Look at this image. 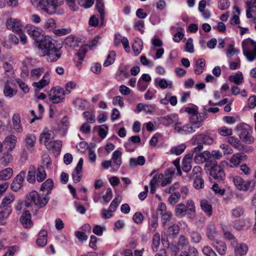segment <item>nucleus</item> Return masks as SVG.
<instances>
[{"mask_svg": "<svg viewBox=\"0 0 256 256\" xmlns=\"http://www.w3.org/2000/svg\"><path fill=\"white\" fill-rule=\"evenodd\" d=\"M160 122L162 124L166 126H170L172 125H174V128L176 125H181V123L178 122V116L176 114H170L161 117Z\"/></svg>", "mask_w": 256, "mask_h": 256, "instance_id": "obj_10", "label": "nucleus"}, {"mask_svg": "<svg viewBox=\"0 0 256 256\" xmlns=\"http://www.w3.org/2000/svg\"><path fill=\"white\" fill-rule=\"evenodd\" d=\"M196 128L192 125V124H186L182 126H176L175 128V130L178 132L183 134H188L192 133L195 132Z\"/></svg>", "mask_w": 256, "mask_h": 256, "instance_id": "obj_19", "label": "nucleus"}, {"mask_svg": "<svg viewBox=\"0 0 256 256\" xmlns=\"http://www.w3.org/2000/svg\"><path fill=\"white\" fill-rule=\"evenodd\" d=\"M229 160L230 163V167L233 168L238 167L241 162L236 154H233Z\"/></svg>", "mask_w": 256, "mask_h": 256, "instance_id": "obj_53", "label": "nucleus"}, {"mask_svg": "<svg viewBox=\"0 0 256 256\" xmlns=\"http://www.w3.org/2000/svg\"><path fill=\"white\" fill-rule=\"evenodd\" d=\"M49 200V197L46 195H40L36 191H32L26 195L25 200V206L26 208H32L34 210L32 212L36 214L40 208L44 206Z\"/></svg>", "mask_w": 256, "mask_h": 256, "instance_id": "obj_1", "label": "nucleus"}, {"mask_svg": "<svg viewBox=\"0 0 256 256\" xmlns=\"http://www.w3.org/2000/svg\"><path fill=\"white\" fill-rule=\"evenodd\" d=\"M230 2L228 0H219L218 7L221 10H225L229 8Z\"/></svg>", "mask_w": 256, "mask_h": 256, "instance_id": "obj_62", "label": "nucleus"}, {"mask_svg": "<svg viewBox=\"0 0 256 256\" xmlns=\"http://www.w3.org/2000/svg\"><path fill=\"white\" fill-rule=\"evenodd\" d=\"M38 42V48L43 51L44 54L50 52L56 48L54 43L52 42L51 37L46 36L42 38Z\"/></svg>", "mask_w": 256, "mask_h": 256, "instance_id": "obj_9", "label": "nucleus"}, {"mask_svg": "<svg viewBox=\"0 0 256 256\" xmlns=\"http://www.w3.org/2000/svg\"><path fill=\"white\" fill-rule=\"evenodd\" d=\"M185 50L186 52L192 54L194 52V50L192 38H190L188 39L186 44Z\"/></svg>", "mask_w": 256, "mask_h": 256, "instance_id": "obj_56", "label": "nucleus"}, {"mask_svg": "<svg viewBox=\"0 0 256 256\" xmlns=\"http://www.w3.org/2000/svg\"><path fill=\"white\" fill-rule=\"evenodd\" d=\"M190 237L192 242L198 244L202 240V236L200 232L196 231H192L190 232Z\"/></svg>", "mask_w": 256, "mask_h": 256, "instance_id": "obj_52", "label": "nucleus"}, {"mask_svg": "<svg viewBox=\"0 0 256 256\" xmlns=\"http://www.w3.org/2000/svg\"><path fill=\"white\" fill-rule=\"evenodd\" d=\"M180 198V194L178 192H174L168 198V202L174 205L176 204L179 200Z\"/></svg>", "mask_w": 256, "mask_h": 256, "instance_id": "obj_58", "label": "nucleus"}, {"mask_svg": "<svg viewBox=\"0 0 256 256\" xmlns=\"http://www.w3.org/2000/svg\"><path fill=\"white\" fill-rule=\"evenodd\" d=\"M160 244V235L156 233L152 238V248L153 250L156 251Z\"/></svg>", "mask_w": 256, "mask_h": 256, "instance_id": "obj_50", "label": "nucleus"}, {"mask_svg": "<svg viewBox=\"0 0 256 256\" xmlns=\"http://www.w3.org/2000/svg\"><path fill=\"white\" fill-rule=\"evenodd\" d=\"M228 142L234 148L238 150L241 149L242 144L240 140L234 136H230L228 138Z\"/></svg>", "mask_w": 256, "mask_h": 256, "instance_id": "obj_49", "label": "nucleus"}, {"mask_svg": "<svg viewBox=\"0 0 256 256\" xmlns=\"http://www.w3.org/2000/svg\"><path fill=\"white\" fill-rule=\"evenodd\" d=\"M218 133L222 136H230L232 134V130L226 126H222L218 130Z\"/></svg>", "mask_w": 256, "mask_h": 256, "instance_id": "obj_61", "label": "nucleus"}, {"mask_svg": "<svg viewBox=\"0 0 256 256\" xmlns=\"http://www.w3.org/2000/svg\"><path fill=\"white\" fill-rule=\"evenodd\" d=\"M200 206L202 210L205 214L208 216H210L212 214V206L208 200H202L200 201Z\"/></svg>", "mask_w": 256, "mask_h": 256, "instance_id": "obj_36", "label": "nucleus"}, {"mask_svg": "<svg viewBox=\"0 0 256 256\" xmlns=\"http://www.w3.org/2000/svg\"><path fill=\"white\" fill-rule=\"evenodd\" d=\"M12 160V156L11 154L6 153L4 154L0 158V163L4 166H6Z\"/></svg>", "mask_w": 256, "mask_h": 256, "instance_id": "obj_55", "label": "nucleus"}, {"mask_svg": "<svg viewBox=\"0 0 256 256\" xmlns=\"http://www.w3.org/2000/svg\"><path fill=\"white\" fill-rule=\"evenodd\" d=\"M15 199V196L14 194H9L6 196L2 199L0 206V208L7 207L8 204L12 203Z\"/></svg>", "mask_w": 256, "mask_h": 256, "instance_id": "obj_37", "label": "nucleus"}, {"mask_svg": "<svg viewBox=\"0 0 256 256\" xmlns=\"http://www.w3.org/2000/svg\"><path fill=\"white\" fill-rule=\"evenodd\" d=\"M116 56V52L114 50L110 52L108 56L106 59L105 60L104 66H108L112 64L115 60Z\"/></svg>", "mask_w": 256, "mask_h": 256, "instance_id": "obj_47", "label": "nucleus"}, {"mask_svg": "<svg viewBox=\"0 0 256 256\" xmlns=\"http://www.w3.org/2000/svg\"><path fill=\"white\" fill-rule=\"evenodd\" d=\"M62 142L61 140H52L46 144V147L48 150H52L54 153L59 154L61 150Z\"/></svg>", "mask_w": 256, "mask_h": 256, "instance_id": "obj_23", "label": "nucleus"}, {"mask_svg": "<svg viewBox=\"0 0 256 256\" xmlns=\"http://www.w3.org/2000/svg\"><path fill=\"white\" fill-rule=\"evenodd\" d=\"M12 211V208L11 206L6 207L2 210L0 212V218H6L11 214Z\"/></svg>", "mask_w": 256, "mask_h": 256, "instance_id": "obj_59", "label": "nucleus"}, {"mask_svg": "<svg viewBox=\"0 0 256 256\" xmlns=\"http://www.w3.org/2000/svg\"><path fill=\"white\" fill-rule=\"evenodd\" d=\"M186 145L184 144H182L178 146L172 147L170 152L172 154L178 156L182 154L186 150Z\"/></svg>", "mask_w": 256, "mask_h": 256, "instance_id": "obj_43", "label": "nucleus"}, {"mask_svg": "<svg viewBox=\"0 0 256 256\" xmlns=\"http://www.w3.org/2000/svg\"><path fill=\"white\" fill-rule=\"evenodd\" d=\"M46 55L48 60L50 62H56L57 60L60 58L62 54L58 48H54V49L51 50L50 52H48L43 56Z\"/></svg>", "mask_w": 256, "mask_h": 256, "instance_id": "obj_25", "label": "nucleus"}, {"mask_svg": "<svg viewBox=\"0 0 256 256\" xmlns=\"http://www.w3.org/2000/svg\"><path fill=\"white\" fill-rule=\"evenodd\" d=\"M47 231L44 230H41L38 236V238L37 239L36 242L38 246L44 247L47 243Z\"/></svg>", "mask_w": 256, "mask_h": 256, "instance_id": "obj_30", "label": "nucleus"}, {"mask_svg": "<svg viewBox=\"0 0 256 256\" xmlns=\"http://www.w3.org/2000/svg\"><path fill=\"white\" fill-rule=\"evenodd\" d=\"M194 214L195 206L193 201L188 200L186 205L180 204H178L175 208V214L178 218H182L186 216V212Z\"/></svg>", "mask_w": 256, "mask_h": 256, "instance_id": "obj_7", "label": "nucleus"}, {"mask_svg": "<svg viewBox=\"0 0 256 256\" xmlns=\"http://www.w3.org/2000/svg\"><path fill=\"white\" fill-rule=\"evenodd\" d=\"M54 186V182L51 178H48L43 182L40 187V190L46 192V196L50 194Z\"/></svg>", "mask_w": 256, "mask_h": 256, "instance_id": "obj_32", "label": "nucleus"}, {"mask_svg": "<svg viewBox=\"0 0 256 256\" xmlns=\"http://www.w3.org/2000/svg\"><path fill=\"white\" fill-rule=\"evenodd\" d=\"M155 84L162 89L171 88L172 85V81H155Z\"/></svg>", "mask_w": 256, "mask_h": 256, "instance_id": "obj_54", "label": "nucleus"}, {"mask_svg": "<svg viewBox=\"0 0 256 256\" xmlns=\"http://www.w3.org/2000/svg\"><path fill=\"white\" fill-rule=\"evenodd\" d=\"M248 250V247L245 244H238L234 249V254L236 256H242L245 254Z\"/></svg>", "mask_w": 256, "mask_h": 256, "instance_id": "obj_34", "label": "nucleus"}, {"mask_svg": "<svg viewBox=\"0 0 256 256\" xmlns=\"http://www.w3.org/2000/svg\"><path fill=\"white\" fill-rule=\"evenodd\" d=\"M158 226V220L156 216H152V219L149 222L148 230L152 232H154Z\"/></svg>", "mask_w": 256, "mask_h": 256, "instance_id": "obj_46", "label": "nucleus"}, {"mask_svg": "<svg viewBox=\"0 0 256 256\" xmlns=\"http://www.w3.org/2000/svg\"><path fill=\"white\" fill-rule=\"evenodd\" d=\"M84 162V160L82 158H80L76 165V166L74 168V171L72 173V178L73 181L75 183H78L81 180L80 173L82 168V164Z\"/></svg>", "mask_w": 256, "mask_h": 256, "instance_id": "obj_17", "label": "nucleus"}, {"mask_svg": "<svg viewBox=\"0 0 256 256\" xmlns=\"http://www.w3.org/2000/svg\"><path fill=\"white\" fill-rule=\"evenodd\" d=\"M36 180L38 182H42L46 176V174L44 168L40 166L37 168V170L36 174Z\"/></svg>", "mask_w": 256, "mask_h": 256, "instance_id": "obj_40", "label": "nucleus"}, {"mask_svg": "<svg viewBox=\"0 0 256 256\" xmlns=\"http://www.w3.org/2000/svg\"><path fill=\"white\" fill-rule=\"evenodd\" d=\"M202 251L204 254L206 256H218L214 250L208 246H204Z\"/></svg>", "mask_w": 256, "mask_h": 256, "instance_id": "obj_60", "label": "nucleus"}, {"mask_svg": "<svg viewBox=\"0 0 256 256\" xmlns=\"http://www.w3.org/2000/svg\"><path fill=\"white\" fill-rule=\"evenodd\" d=\"M13 174V170L12 168H7L0 172V179L7 180L10 178Z\"/></svg>", "mask_w": 256, "mask_h": 256, "instance_id": "obj_41", "label": "nucleus"}, {"mask_svg": "<svg viewBox=\"0 0 256 256\" xmlns=\"http://www.w3.org/2000/svg\"><path fill=\"white\" fill-rule=\"evenodd\" d=\"M6 26L8 29L12 30L15 32H20L23 27L20 21L16 18H10L6 22Z\"/></svg>", "mask_w": 256, "mask_h": 256, "instance_id": "obj_12", "label": "nucleus"}, {"mask_svg": "<svg viewBox=\"0 0 256 256\" xmlns=\"http://www.w3.org/2000/svg\"><path fill=\"white\" fill-rule=\"evenodd\" d=\"M236 130L240 132V138L242 142L250 144L254 142V138L251 134L252 128L249 125L240 124L236 126Z\"/></svg>", "mask_w": 256, "mask_h": 256, "instance_id": "obj_3", "label": "nucleus"}, {"mask_svg": "<svg viewBox=\"0 0 256 256\" xmlns=\"http://www.w3.org/2000/svg\"><path fill=\"white\" fill-rule=\"evenodd\" d=\"M20 220L24 228H30L32 226V222L29 210H26L22 212Z\"/></svg>", "mask_w": 256, "mask_h": 256, "instance_id": "obj_16", "label": "nucleus"}, {"mask_svg": "<svg viewBox=\"0 0 256 256\" xmlns=\"http://www.w3.org/2000/svg\"><path fill=\"white\" fill-rule=\"evenodd\" d=\"M72 104L76 108L80 110H85L89 106L88 102L86 100L79 98L74 100Z\"/></svg>", "mask_w": 256, "mask_h": 256, "instance_id": "obj_27", "label": "nucleus"}, {"mask_svg": "<svg viewBox=\"0 0 256 256\" xmlns=\"http://www.w3.org/2000/svg\"><path fill=\"white\" fill-rule=\"evenodd\" d=\"M192 158V153L186 154L183 158L182 165V169L184 172H188L191 170Z\"/></svg>", "mask_w": 256, "mask_h": 256, "instance_id": "obj_18", "label": "nucleus"}, {"mask_svg": "<svg viewBox=\"0 0 256 256\" xmlns=\"http://www.w3.org/2000/svg\"><path fill=\"white\" fill-rule=\"evenodd\" d=\"M143 42L142 40L138 38H135L132 44V48L134 56H138L141 52Z\"/></svg>", "mask_w": 256, "mask_h": 256, "instance_id": "obj_28", "label": "nucleus"}, {"mask_svg": "<svg viewBox=\"0 0 256 256\" xmlns=\"http://www.w3.org/2000/svg\"><path fill=\"white\" fill-rule=\"evenodd\" d=\"M36 168L34 165L30 166L26 180L30 183H33L36 180Z\"/></svg>", "mask_w": 256, "mask_h": 256, "instance_id": "obj_39", "label": "nucleus"}, {"mask_svg": "<svg viewBox=\"0 0 256 256\" xmlns=\"http://www.w3.org/2000/svg\"><path fill=\"white\" fill-rule=\"evenodd\" d=\"M210 158H211L210 152L206 150L201 153H196L194 156V160L197 164H202L206 162L205 166L208 167L211 164H212L211 161L208 160Z\"/></svg>", "mask_w": 256, "mask_h": 256, "instance_id": "obj_11", "label": "nucleus"}, {"mask_svg": "<svg viewBox=\"0 0 256 256\" xmlns=\"http://www.w3.org/2000/svg\"><path fill=\"white\" fill-rule=\"evenodd\" d=\"M212 166L209 170L210 178L218 182L223 181L225 178V173L222 168L215 164V162L211 164Z\"/></svg>", "mask_w": 256, "mask_h": 256, "instance_id": "obj_8", "label": "nucleus"}, {"mask_svg": "<svg viewBox=\"0 0 256 256\" xmlns=\"http://www.w3.org/2000/svg\"><path fill=\"white\" fill-rule=\"evenodd\" d=\"M96 7L97 11L100 14V26L104 24V3L103 0H96Z\"/></svg>", "mask_w": 256, "mask_h": 256, "instance_id": "obj_26", "label": "nucleus"}, {"mask_svg": "<svg viewBox=\"0 0 256 256\" xmlns=\"http://www.w3.org/2000/svg\"><path fill=\"white\" fill-rule=\"evenodd\" d=\"M178 245L180 246H186L189 245L188 238L184 235H180L178 238Z\"/></svg>", "mask_w": 256, "mask_h": 256, "instance_id": "obj_57", "label": "nucleus"}, {"mask_svg": "<svg viewBox=\"0 0 256 256\" xmlns=\"http://www.w3.org/2000/svg\"><path fill=\"white\" fill-rule=\"evenodd\" d=\"M205 67V60L202 58L198 59L196 62L194 72L196 74H200L202 73Z\"/></svg>", "mask_w": 256, "mask_h": 256, "instance_id": "obj_35", "label": "nucleus"}, {"mask_svg": "<svg viewBox=\"0 0 256 256\" xmlns=\"http://www.w3.org/2000/svg\"><path fill=\"white\" fill-rule=\"evenodd\" d=\"M56 22L53 19L48 20L44 24V28L48 30H52L56 27Z\"/></svg>", "mask_w": 256, "mask_h": 256, "instance_id": "obj_64", "label": "nucleus"}, {"mask_svg": "<svg viewBox=\"0 0 256 256\" xmlns=\"http://www.w3.org/2000/svg\"><path fill=\"white\" fill-rule=\"evenodd\" d=\"M214 140L210 136L201 134L195 136L194 137V143L198 144L202 142L206 144H211L213 142Z\"/></svg>", "mask_w": 256, "mask_h": 256, "instance_id": "obj_24", "label": "nucleus"}, {"mask_svg": "<svg viewBox=\"0 0 256 256\" xmlns=\"http://www.w3.org/2000/svg\"><path fill=\"white\" fill-rule=\"evenodd\" d=\"M244 54L250 62L256 58V42L252 40H244L242 42Z\"/></svg>", "mask_w": 256, "mask_h": 256, "instance_id": "obj_4", "label": "nucleus"}, {"mask_svg": "<svg viewBox=\"0 0 256 256\" xmlns=\"http://www.w3.org/2000/svg\"><path fill=\"white\" fill-rule=\"evenodd\" d=\"M12 126L14 130L18 133H22L23 132V127L21 122L20 116L18 114H14L12 118Z\"/></svg>", "mask_w": 256, "mask_h": 256, "instance_id": "obj_20", "label": "nucleus"}, {"mask_svg": "<svg viewBox=\"0 0 256 256\" xmlns=\"http://www.w3.org/2000/svg\"><path fill=\"white\" fill-rule=\"evenodd\" d=\"M49 84L48 81H38L32 84V86L35 88V92H38Z\"/></svg>", "mask_w": 256, "mask_h": 256, "instance_id": "obj_51", "label": "nucleus"}, {"mask_svg": "<svg viewBox=\"0 0 256 256\" xmlns=\"http://www.w3.org/2000/svg\"><path fill=\"white\" fill-rule=\"evenodd\" d=\"M34 4H38L40 8L48 14H62L64 10L58 8L64 4V0H30Z\"/></svg>", "mask_w": 256, "mask_h": 256, "instance_id": "obj_2", "label": "nucleus"}, {"mask_svg": "<svg viewBox=\"0 0 256 256\" xmlns=\"http://www.w3.org/2000/svg\"><path fill=\"white\" fill-rule=\"evenodd\" d=\"M232 181L236 187L241 191L252 192L254 188L255 182L252 180H244L240 176H235L233 178Z\"/></svg>", "mask_w": 256, "mask_h": 256, "instance_id": "obj_5", "label": "nucleus"}, {"mask_svg": "<svg viewBox=\"0 0 256 256\" xmlns=\"http://www.w3.org/2000/svg\"><path fill=\"white\" fill-rule=\"evenodd\" d=\"M240 169L242 172L240 173L241 174H244L248 176L251 173V169L246 164L240 165Z\"/></svg>", "mask_w": 256, "mask_h": 256, "instance_id": "obj_63", "label": "nucleus"}, {"mask_svg": "<svg viewBox=\"0 0 256 256\" xmlns=\"http://www.w3.org/2000/svg\"><path fill=\"white\" fill-rule=\"evenodd\" d=\"M66 94L63 88L56 86L50 90L48 95L49 100L53 104H59L64 102Z\"/></svg>", "mask_w": 256, "mask_h": 256, "instance_id": "obj_6", "label": "nucleus"}, {"mask_svg": "<svg viewBox=\"0 0 256 256\" xmlns=\"http://www.w3.org/2000/svg\"><path fill=\"white\" fill-rule=\"evenodd\" d=\"M202 168L199 166H196L193 168L192 172V176L194 180L202 178Z\"/></svg>", "mask_w": 256, "mask_h": 256, "instance_id": "obj_44", "label": "nucleus"}, {"mask_svg": "<svg viewBox=\"0 0 256 256\" xmlns=\"http://www.w3.org/2000/svg\"><path fill=\"white\" fill-rule=\"evenodd\" d=\"M204 119V116H202L200 114L196 113L192 114L190 118L191 124L197 129L202 126V123Z\"/></svg>", "mask_w": 256, "mask_h": 256, "instance_id": "obj_22", "label": "nucleus"}, {"mask_svg": "<svg viewBox=\"0 0 256 256\" xmlns=\"http://www.w3.org/2000/svg\"><path fill=\"white\" fill-rule=\"evenodd\" d=\"M69 124V122L68 118L64 116L61 120L60 124L59 126V130L60 132H62L60 134L62 136L65 135L66 130L68 129Z\"/></svg>", "mask_w": 256, "mask_h": 256, "instance_id": "obj_42", "label": "nucleus"}, {"mask_svg": "<svg viewBox=\"0 0 256 256\" xmlns=\"http://www.w3.org/2000/svg\"><path fill=\"white\" fill-rule=\"evenodd\" d=\"M26 146L28 150H32L36 142V138L34 134H28L25 138Z\"/></svg>", "mask_w": 256, "mask_h": 256, "instance_id": "obj_33", "label": "nucleus"}, {"mask_svg": "<svg viewBox=\"0 0 256 256\" xmlns=\"http://www.w3.org/2000/svg\"><path fill=\"white\" fill-rule=\"evenodd\" d=\"M216 234V228L215 224L213 222H210L207 226L206 236L211 240H214Z\"/></svg>", "mask_w": 256, "mask_h": 256, "instance_id": "obj_31", "label": "nucleus"}, {"mask_svg": "<svg viewBox=\"0 0 256 256\" xmlns=\"http://www.w3.org/2000/svg\"><path fill=\"white\" fill-rule=\"evenodd\" d=\"M121 202V197L120 196H116L112 202L110 204V206L108 208L110 212H115L118 206V204Z\"/></svg>", "mask_w": 256, "mask_h": 256, "instance_id": "obj_48", "label": "nucleus"}, {"mask_svg": "<svg viewBox=\"0 0 256 256\" xmlns=\"http://www.w3.org/2000/svg\"><path fill=\"white\" fill-rule=\"evenodd\" d=\"M175 170V168H170L166 170L164 174H162L163 178L160 179L161 186H164L172 182Z\"/></svg>", "mask_w": 256, "mask_h": 256, "instance_id": "obj_15", "label": "nucleus"}, {"mask_svg": "<svg viewBox=\"0 0 256 256\" xmlns=\"http://www.w3.org/2000/svg\"><path fill=\"white\" fill-rule=\"evenodd\" d=\"M17 142V138L14 134H10L6 137L4 143L9 146L8 150L12 151L15 147Z\"/></svg>", "mask_w": 256, "mask_h": 256, "instance_id": "obj_29", "label": "nucleus"}, {"mask_svg": "<svg viewBox=\"0 0 256 256\" xmlns=\"http://www.w3.org/2000/svg\"><path fill=\"white\" fill-rule=\"evenodd\" d=\"M3 92L5 96L12 98L16 94V90H14L8 85V82H6L4 87Z\"/></svg>", "mask_w": 256, "mask_h": 256, "instance_id": "obj_45", "label": "nucleus"}, {"mask_svg": "<svg viewBox=\"0 0 256 256\" xmlns=\"http://www.w3.org/2000/svg\"><path fill=\"white\" fill-rule=\"evenodd\" d=\"M26 28L28 35L33 39L38 41L43 33L42 29L32 24H27Z\"/></svg>", "mask_w": 256, "mask_h": 256, "instance_id": "obj_14", "label": "nucleus"}, {"mask_svg": "<svg viewBox=\"0 0 256 256\" xmlns=\"http://www.w3.org/2000/svg\"><path fill=\"white\" fill-rule=\"evenodd\" d=\"M54 138L53 132L46 128L44 130L40 136V141L46 146Z\"/></svg>", "mask_w": 256, "mask_h": 256, "instance_id": "obj_21", "label": "nucleus"}, {"mask_svg": "<svg viewBox=\"0 0 256 256\" xmlns=\"http://www.w3.org/2000/svg\"><path fill=\"white\" fill-rule=\"evenodd\" d=\"M26 176V172L21 171L14 179L11 184V189L14 192L18 191L22 186V182Z\"/></svg>", "mask_w": 256, "mask_h": 256, "instance_id": "obj_13", "label": "nucleus"}, {"mask_svg": "<svg viewBox=\"0 0 256 256\" xmlns=\"http://www.w3.org/2000/svg\"><path fill=\"white\" fill-rule=\"evenodd\" d=\"M214 246L220 254L224 255L226 254V246L224 242L217 240L216 243L214 244Z\"/></svg>", "mask_w": 256, "mask_h": 256, "instance_id": "obj_38", "label": "nucleus"}]
</instances>
